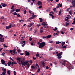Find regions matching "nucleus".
Returning <instances> with one entry per match:
<instances>
[{"mask_svg": "<svg viewBox=\"0 0 75 75\" xmlns=\"http://www.w3.org/2000/svg\"><path fill=\"white\" fill-rule=\"evenodd\" d=\"M62 65H64V66H66L68 69L69 70L71 69H73V67L71 66L68 62H67V61L65 60L62 63Z\"/></svg>", "mask_w": 75, "mask_h": 75, "instance_id": "1", "label": "nucleus"}, {"mask_svg": "<svg viewBox=\"0 0 75 75\" xmlns=\"http://www.w3.org/2000/svg\"><path fill=\"white\" fill-rule=\"evenodd\" d=\"M45 45L46 44L45 42H42L40 43V44L39 45V48L40 49L42 48H43Z\"/></svg>", "mask_w": 75, "mask_h": 75, "instance_id": "2", "label": "nucleus"}, {"mask_svg": "<svg viewBox=\"0 0 75 75\" xmlns=\"http://www.w3.org/2000/svg\"><path fill=\"white\" fill-rule=\"evenodd\" d=\"M4 40V38H3V35L0 34V42H3Z\"/></svg>", "mask_w": 75, "mask_h": 75, "instance_id": "3", "label": "nucleus"}, {"mask_svg": "<svg viewBox=\"0 0 75 75\" xmlns=\"http://www.w3.org/2000/svg\"><path fill=\"white\" fill-rule=\"evenodd\" d=\"M21 59V58H19V57H17V60H18L17 62L20 65H21V61L20 60Z\"/></svg>", "mask_w": 75, "mask_h": 75, "instance_id": "4", "label": "nucleus"}, {"mask_svg": "<svg viewBox=\"0 0 75 75\" xmlns=\"http://www.w3.org/2000/svg\"><path fill=\"white\" fill-rule=\"evenodd\" d=\"M27 61H25L24 62L22 61L21 62V64L22 66H25L26 64Z\"/></svg>", "mask_w": 75, "mask_h": 75, "instance_id": "5", "label": "nucleus"}, {"mask_svg": "<svg viewBox=\"0 0 75 75\" xmlns=\"http://www.w3.org/2000/svg\"><path fill=\"white\" fill-rule=\"evenodd\" d=\"M26 65L28 67H26L25 66V67L26 69L29 68L30 67V65L29 64V63L27 61H26Z\"/></svg>", "mask_w": 75, "mask_h": 75, "instance_id": "6", "label": "nucleus"}, {"mask_svg": "<svg viewBox=\"0 0 75 75\" xmlns=\"http://www.w3.org/2000/svg\"><path fill=\"white\" fill-rule=\"evenodd\" d=\"M56 54H57V56H58V55L59 56H61V55H62V54H63V52H61L59 54V52H57Z\"/></svg>", "mask_w": 75, "mask_h": 75, "instance_id": "7", "label": "nucleus"}, {"mask_svg": "<svg viewBox=\"0 0 75 75\" xmlns=\"http://www.w3.org/2000/svg\"><path fill=\"white\" fill-rule=\"evenodd\" d=\"M17 49H15L14 48V49L13 50H10V53H11L12 52L15 54V53L16 52V51Z\"/></svg>", "mask_w": 75, "mask_h": 75, "instance_id": "8", "label": "nucleus"}, {"mask_svg": "<svg viewBox=\"0 0 75 75\" xmlns=\"http://www.w3.org/2000/svg\"><path fill=\"white\" fill-rule=\"evenodd\" d=\"M72 5L73 6V7H75V0H72Z\"/></svg>", "mask_w": 75, "mask_h": 75, "instance_id": "9", "label": "nucleus"}, {"mask_svg": "<svg viewBox=\"0 0 75 75\" xmlns=\"http://www.w3.org/2000/svg\"><path fill=\"white\" fill-rule=\"evenodd\" d=\"M1 61L2 64L6 65L5 61L4 60L1 59Z\"/></svg>", "mask_w": 75, "mask_h": 75, "instance_id": "10", "label": "nucleus"}, {"mask_svg": "<svg viewBox=\"0 0 75 75\" xmlns=\"http://www.w3.org/2000/svg\"><path fill=\"white\" fill-rule=\"evenodd\" d=\"M41 64L43 66V67H44L45 65V62L44 61H42V62H41Z\"/></svg>", "mask_w": 75, "mask_h": 75, "instance_id": "11", "label": "nucleus"}, {"mask_svg": "<svg viewBox=\"0 0 75 75\" xmlns=\"http://www.w3.org/2000/svg\"><path fill=\"white\" fill-rule=\"evenodd\" d=\"M11 64L12 66H13V64H17V63L16 62L13 61V62H12Z\"/></svg>", "mask_w": 75, "mask_h": 75, "instance_id": "12", "label": "nucleus"}, {"mask_svg": "<svg viewBox=\"0 0 75 75\" xmlns=\"http://www.w3.org/2000/svg\"><path fill=\"white\" fill-rule=\"evenodd\" d=\"M11 28V25H9L8 26H6V29H9V28Z\"/></svg>", "mask_w": 75, "mask_h": 75, "instance_id": "13", "label": "nucleus"}, {"mask_svg": "<svg viewBox=\"0 0 75 75\" xmlns=\"http://www.w3.org/2000/svg\"><path fill=\"white\" fill-rule=\"evenodd\" d=\"M25 54L26 55H27V56L30 55V53L28 52H27V51H25Z\"/></svg>", "mask_w": 75, "mask_h": 75, "instance_id": "14", "label": "nucleus"}, {"mask_svg": "<svg viewBox=\"0 0 75 75\" xmlns=\"http://www.w3.org/2000/svg\"><path fill=\"white\" fill-rule=\"evenodd\" d=\"M38 5H42V3L40 1H38Z\"/></svg>", "mask_w": 75, "mask_h": 75, "instance_id": "15", "label": "nucleus"}, {"mask_svg": "<svg viewBox=\"0 0 75 75\" xmlns=\"http://www.w3.org/2000/svg\"><path fill=\"white\" fill-rule=\"evenodd\" d=\"M11 61H9L8 62V66H10L11 65Z\"/></svg>", "mask_w": 75, "mask_h": 75, "instance_id": "16", "label": "nucleus"}, {"mask_svg": "<svg viewBox=\"0 0 75 75\" xmlns=\"http://www.w3.org/2000/svg\"><path fill=\"white\" fill-rule=\"evenodd\" d=\"M1 4L2 5L3 7H4L7 6V5H6L5 4H3V3H2Z\"/></svg>", "mask_w": 75, "mask_h": 75, "instance_id": "17", "label": "nucleus"}, {"mask_svg": "<svg viewBox=\"0 0 75 75\" xmlns=\"http://www.w3.org/2000/svg\"><path fill=\"white\" fill-rule=\"evenodd\" d=\"M15 11V8H13V9L11 10L10 11V13H12L13 12Z\"/></svg>", "mask_w": 75, "mask_h": 75, "instance_id": "18", "label": "nucleus"}, {"mask_svg": "<svg viewBox=\"0 0 75 75\" xmlns=\"http://www.w3.org/2000/svg\"><path fill=\"white\" fill-rule=\"evenodd\" d=\"M11 72L9 70H8L7 71V73L9 75H10L11 74Z\"/></svg>", "mask_w": 75, "mask_h": 75, "instance_id": "19", "label": "nucleus"}, {"mask_svg": "<svg viewBox=\"0 0 75 75\" xmlns=\"http://www.w3.org/2000/svg\"><path fill=\"white\" fill-rule=\"evenodd\" d=\"M2 70L3 71V72H5V71H6V69H4V67H3V68H2Z\"/></svg>", "mask_w": 75, "mask_h": 75, "instance_id": "20", "label": "nucleus"}, {"mask_svg": "<svg viewBox=\"0 0 75 75\" xmlns=\"http://www.w3.org/2000/svg\"><path fill=\"white\" fill-rule=\"evenodd\" d=\"M39 20H40V22H42V21H43V20H42V18H39Z\"/></svg>", "mask_w": 75, "mask_h": 75, "instance_id": "21", "label": "nucleus"}, {"mask_svg": "<svg viewBox=\"0 0 75 75\" xmlns=\"http://www.w3.org/2000/svg\"><path fill=\"white\" fill-rule=\"evenodd\" d=\"M61 42H57H57H56V45H58L59 44L61 43Z\"/></svg>", "mask_w": 75, "mask_h": 75, "instance_id": "22", "label": "nucleus"}, {"mask_svg": "<svg viewBox=\"0 0 75 75\" xmlns=\"http://www.w3.org/2000/svg\"><path fill=\"white\" fill-rule=\"evenodd\" d=\"M52 37V35H48L47 36H46V37L47 38H51Z\"/></svg>", "mask_w": 75, "mask_h": 75, "instance_id": "23", "label": "nucleus"}, {"mask_svg": "<svg viewBox=\"0 0 75 75\" xmlns=\"http://www.w3.org/2000/svg\"><path fill=\"white\" fill-rule=\"evenodd\" d=\"M20 10V9H16L15 11H16V12L18 13L19 11Z\"/></svg>", "mask_w": 75, "mask_h": 75, "instance_id": "24", "label": "nucleus"}, {"mask_svg": "<svg viewBox=\"0 0 75 75\" xmlns=\"http://www.w3.org/2000/svg\"><path fill=\"white\" fill-rule=\"evenodd\" d=\"M58 4H59V6L60 7H62L63 6L62 4H60V3H59Z\"/></svg>", "mask_w": 75, "mask_h": 75, "instance_id": "25", "label": "nucleus"}, {"mask_svg": "<svg viewBox=\"0 0 75 75\" xmlns=\"http://www.w3.org/2000/svg\"><path fill=\"white\" fill-rule=\"evenodd\" d=\"M69 19V18L68 17H67L65 19V21H67Z\"/></svg>", "mask_w": 75, "mask_h": 75, "instance_id": "26", "label": "nucleus"}, {"mask_svg": "<svg viewBox=\"0 0 75 75\" xmlns=\"http://www.w3.org/2000/svg\"><path fill=\"white\" fill-rule=\"evenodd\" d=\"M65 42H62V46H63L64 45H65Z\"/></svg>", "mask_w": 75, "mask_h": 75, "instance_id": "27", "label": "nucleus"}, {"mask_svg": "<svg viewBox=\"0 0 75 75\" xmlns=\"http://www.w3.org/2000/svg\"><path fill=\"white\" fill-rule=\"evenodd\" d=\"M12 14L15 15H16L17 14V13L16 12H15L13 13H12Z\"/></svg>", "mask_w": 75, "mask_h": 75, "instance_id": "28", "label": "nucleus"}, {"mask_svg": "<svg viewBox=\"0 0 75 75\" xmlns=\"http://www.w3.org/2000/svg\"><path fill=\"white\" fill-rule=\"evenodd\" d=\"M34 18V16H32L29 19H30V20H32V19H33Z\"/></svg>", "mask_w": 75, "mask_h": 75, "instance_id": "29", "label": "nucleus"}, {"mask_svg": "<svg viewBox=\"0 0 75 75\" xmlns=\"http://www.w3.org/2000/svg\"><path fill=\"white\" fill-rule=\"evenodd\" d=\"M61 57H62L61 56L58 55V56L57 58H58L59 59H61Z\"/></svg>", "mask_w": 75, "mask_h": 75, "instance_id": "30", "label": "nucleus"}, {"mask_svg": "<svg viewBox=\"0 0 75 75\" xmlns=\"http://www.w3.org/2000/svg\"><path fill=\"white\" fill-rule=\"evenodd\" d=\"M67 45H65L64 46H62V48H67Z\"/></svg>", "mask_w": 75, "mask_h": 75, "instance_id": "31", "label": "nucleus"}, {"mask_svg": "<svg viewBox=\"0 0 75 75\" xmlns=\"http://www.w3.org/2000/svg\"><path fill=\"white\" fill-rule=\"evenodd\" d=\"M31 69H35V67H34V66H32L31 67Z\"/></svg>", "mask_w": 75, "mask_h": 75, "instance_id": "32", "label": "nucleus"}, {"mask_svg": "<svg viewBox=\"0 0 75 75\" xmlns=\"http://www.w3.org/2000/svg\"><path fill=\"white\" fill-rule=\"evenodd\" d=\"M42 5H40L39 6V8L40 9V8H41L42 7Z\"/></svg>", "mask_w": 75, "mask_h": 75, "instance_id": "33", "label": "nucleus"}, {"mask_svg": "<svg viewBox=\"0 0 75 75\" xmlns=\"http://www.w3.org/2000/svg\"><path fill=\"white\" fill-rule=\"evenodd\" d=\"M57 29V27H55V28L54 29H53V30L55 31Z\"/></svg>", "mask_w": 75, "mask_h": 75, "instance_id": "34", "label": "nucleus"}, {"mask_svg": "<svg viewBox=\"0 0 75 75\" xmlns=\"http://www.w3.org/2000/svg\"><path fill=\"white\" fill-rule=\"evenodd\" d=\"M24 61H25V59L24 58L22 59V61H21V62H24Z\"/></svg>", "mask_w": 75, "mask_h": 75, "instance_id": "35", "label": "nucleus"}, {"mask_svg": "<svg viewBox=\"0 0 75 75\" xmlns=\"http://www.w3.org/2000/svg\"><path fill=\"white\" fill-rule=\"evenodd\" d=\"M43 31V30L42 29H40V32L41 33H42Z\"/></svg>", "mask_w": 75, "mask_h": 75, "instance_id": "36", "label": "nucleus"}, {"mask_svg": "<svg viewBox=\"0 0 75 75\" xmlns=\"http://www.w3.org/2000/svg\"><path fill=\"white\" fill-rule=\"evenodd\" d=\"M26 43H24V44H23H23L22 45H21V46L22 47H24Z\"/></svg>", "mask_w": 75, "mask_h": 75, "instance_id": "37", "label": "nucleus"}, {"mask_svg": "<svg viewBox=\"0 0 75 75\" xmlns=\"http://www.w3.org/2000/svg\"><path fill=\"white\" fill-rule=\"evenodd\" d=\"M9 59H10V60H11L12 61H14L13 59H12V57H10Z\"/></svg>", "mask_w": 75, "mask_h": 75, "instance_id": "38", "label": "nucleus"}, {"mask_svg": "<svg viewBox=\"0 0 75 75\" xmlns=\"http://www.w3.org/2000/svg\"><path fill=\"white\" fill-rule=\"evenodd\" d=\"M17 16L18 17H21V16L19 14H17Z\"/></svg>", "mask_w": 75, "mask_h": 75, "instance_id": "39", "label": "nucleus"}, {"mask_svg": "<svg viewBox=\"0 0 75 75\" xmlns=\"http://www.w3.org/2000/svg\"><path fill=\"white\" fill-rule=\"evenodd\" d=\"M40 69H38V70H37V72L38 73H39V72H40Z\"/></svg>", "mask_w": 75, "mask_h": 75, "instance_id": "40", "label": "nucleus"}, {"mask_svg": "<svg viewBox=\"0 0 75 75\" xmlns=\"http://www.w3.org/2000/svg\"><path fill=\"white\" fill-rule=\"evenodd\" d=\"M17 51L19 53V52H20L21 51L20 49H18L17 50Z\"/></svg>", "mask_w": 75, "mask_h": 75, "instance_id": "41", "label": "nucleus"}, {"mask_svg": "<svg viewBox=\"0 0 75 75\" xmlns=\"http://www.w3.org/2000/svg\"><path fill=\"white\" fill-rule=\"evenodd\" d=\"M33 23H30V26H29V27H31V26H32L33 25Z\"/></svg>", "mask_w": 75, "mask_h": 75, "instance_id": "42", "label": "nucleus"}, {"mask_svg": "<svg viewBox=\"0 0 75 75\" xmlns=\"http://www.w3.org/2000/svg\"><path fill=\"white\" fill-rule=\"evenodd\" d=\"M56 9H57L56 8H53V11L54 12H55L56 11Z\"/></svg>", "mask_w": 75, "mask_h": 75, "instance_id": "43", "label": "nucleus"}, {"mask_svg": "<svg viewBox=\"0 0 75 75\" xmlns=\"http://www.w3.org/2000/svg\"><path fill=\"white\" fill-rule=\"evenodd\" d=\"M3 75H6V74H5V73L4 72H3L2 73Z\"/></svg>", "mask_w": 75, "mask_h": 75, "instance_id": "44", "label": "nucleus"}, {"mask_svg": "<svg viewBox=\"0 0 75 75\" xmlns=\"http://www.w3.org/2000/svg\"><path fill=\"white\" fill-rule=\"evenodd\" d=\"M5 54V53L3 52L1 55L3 56H4Z\"/></svg>", "mask_w": 75, "mask_h": 75, "instance_id": "45", "label": "nucleus"}, {"mask_svg": "<svg viewBox=\"0 0 75 75\" xmlns=\"http://www.w3.org/2000/svg\"><path fill=\"white\" fill-rule=\"evenodd\" d=\"M69 13L70 14H71L72 13L71 10L69 11Z\"/></svg>", "mask_w": 75, "mask_h": 75, "instance_id": "46", "label": "nucleus"}, {"mask_svg": "<svg viewBox=\"0 0 75 75\" xmlns=\"http://www.w3.org/2000/svg\"><path fill=\"white\" fill-rule=\"evenodd\" d=\"M4 17L3 16H2L1 18V20H3V19L4 18Z\"/></svg>", "mask_w": 75, "mask_h": 75, "instance_id": "47", "label": "nucleus"}, {"mask_svg": "<svg viewBox=\"0 0 75 75\" xmlns=\"http://www.w3.org/2000/svg\"><path fill=\"white\" fill-rule=\"evenodd\" d=\"M53 42V41L51 40L49 41V42L50 43H52Z\"/></svg>", "mask_w": 75, "mask_h": 75, "instance_id": "48", "label": "nucleus"}, {"mask_svg": "<svg viewBox=\"0 0 75 75\" xmlns=\"http://www.w3.org/2000/svg\"><path fill=\"white\" fill-rule=\"evenodd\" d=\"M10 25H11V27H13L15 25L14 24H11Z\"/></svg>", "mask_w": 75, "mask_h": 75, "instance_id": "49", "label": "nucleus"}, {"mask_svg": "<svg viewBox=\"0 0 75 75\" xmlns=\"http://www.w3.org/2000/svg\"><path fill=\"white\" fill-rule=\"evenodd\" d=\"M26 12H27L26 11V10H25V11H24V13L26 14Z\"/></svg>", "mask_w": 75, "mask_h": 75, "instance_id": "50", "label": "nucleus"}, {"mask_svg": "<svg viewBox=\"0 0 75 75\" xmlns=\"http://www.w3.org/2000/svg\"><path fill=\"white\" fill-rule=\"evenodd\" d=\"M69 23H67L66 24V26H67L68 25H69Z\"/></svg>", "mask_w": 75, "mask_h": 75, "instance_id": "51", "label": "nucleus"}, {"mask_svg": "<svg viewBox=\"0 0 75 75\" xmlns=\"http://www.w3.org/2000/svg\"><path fill=\"white\" fill-rule=\"evenodd\" d=\"M36 66L39 67L38 64L37 63H36L35 64Z\"/></svg>", "mask_w": 75, "mask_h": 75, "instance_id": "52", "label": "nucleus"}, {"mask_svg": "<svg viewBox=\"0 0 75 75\" xmlns=\"http://www.w3.org/2000/svg\"><path fill=\"white\" fill-rule=\"evenodd\" d=\"M13 73L14 75H16V72L15 71H14Z\"/></svg>", "mask_w": 75, "mask_h": 75, "instance_id": "53", "label": "nucleus"}, {"mask_svg": "<svg viewBox=\"0 0 75 75\" xmlns=\"http://www.w3.org/2000/svg\"><path fill=\"white\" fill-rule=\"evenodd\" d=\"M14 5L12 6V7H11V9H13V8H14Z\"/></svg>", "mask_w": 75, "mask_h": 75, "instance_id": "54", "label": "nucleus"}, {"mask_svg": "<svg viewBox=\"0 0 75 75\" xmlns=\"http://www.w3.org/2000/svg\"><path fill=\"white\" fill-rule=\"evenodd\" d=\"M75 20L73 21L72 23V24L74 25L75 24Z\"/></svg>", "mask_w": 75, "mask_h": 75, "instance_id": "55", "label": "nucleus"}, {"mask_svg": "<svg viewBox=\"0 0 75 75\" xmlns=\"http://www.w3.org/2000/svg\"><path fill=\"white\" fill-rule=\"evenodd\" d=\"M36 56L37 57H39L40 56V54H36Z\"/></svg>", "mask_w": 75, "mask_h": 75, "instance_id": "56", "label": "nucleus"}, {"mask_svg": "<svg viewBox=\"0 0 75 75\" xmlns=\"http://www.w3.org/2000/svg\"><path fill=\"white\" fill-rule=\"evenodd\" d=\"M49 15L51 16L52 17L54 16L52 14H49Z\"/></svg>", "mask_w": 75, "mask_h": 75, "instance_id": "57", "label": "nucleus"}, {"mask_svg": "<svg viewBox=\"0 0 75 75\" xmlns=\"http://www.w3.org/2000/svg\"><path fill=\"white\" fill-rule=\"evenodd\" d=\"M32 38L31 37H30L29 38L30 41H32Z\"/></svg>", "mask_w": 75, "mask_h": 75, "instance_id": "58", "label": "nucleus"}, {"mask_svg": "<svg viewBox=\"0 0 75 75\" xmlns=\"http://www.w3.org/2000/svg\"><path fill=\"white\" fill-rule=\"evenodd\" d=\"M33 59L34 60H35L36 59V58H35V57H33Z\"/></svg>", "mask_w": 75, "mask_h": 75, "instance_id": "59", "label": "nucleus"}, {"mask_svg": "<svg viewBox=\"0 0 75 75\" xmlns=\"http://www.w3.org/2000/svg\"><path fill=\"white\" fill-rule=\"evenodd\" d=\"M47 38V36H43V39H45V38Z\"/></svg>", "mask_w": 75, "mask_h": 75, "instance_id": "60", "label": "nucleus"}, {"mask_svg": "<svg viewBox=\"0 0 75 75\" xmlns=\"http://www.w3.org/2000/svg\"><path fill=\"white\" fill-rule=\"evenodd\" d=\"M4 47H6V48H7V47H8L7 46L5 45V44H4Z\"/></svg>", "mask_w": 75, "mask_h": 75, "instance_id": "61", "label": "nucleus"}, {"mask_svg": "<svg viewBox=\"0 0 75 75\" xmlns=\"http://www.w3.org/2000/svg\"><path fill=\"white\" fill-rule=\"evenodd\" d=\"M48 68H49L48 66H47L46 67V69H48Z\"/></svg>", "mask_w": 75, "mask_h": 75, "instance_id": "62", "label": "nucleus"}, {"mask_svg": "<svg viewBox=\"0 0 75 75\" xmlns=\"http://www.w3.org/2000/svg\"><path fill=\"white\" fill-rule=\"evenodd\" d=\"M31 31H32V28H30V29L29 32Z\"/></svg>", "mask_w": 75, "mask_h": 75, "instance_id": "63", "label": "nucleus"}, {"mask_svg": "<svg viewBox=\"0 0 75 75\" xmlns=\"http://www.w3.org/2000/svg\"><path fill=\"white\" fill-rule=\"evenodd\" d=\"M45 23V22H43L42 23V25H44Z\"/></svg>", "mask_w": 75, "mask_h": 75, "instance_id": "64", "label": "nucleus"}]
</instances>
